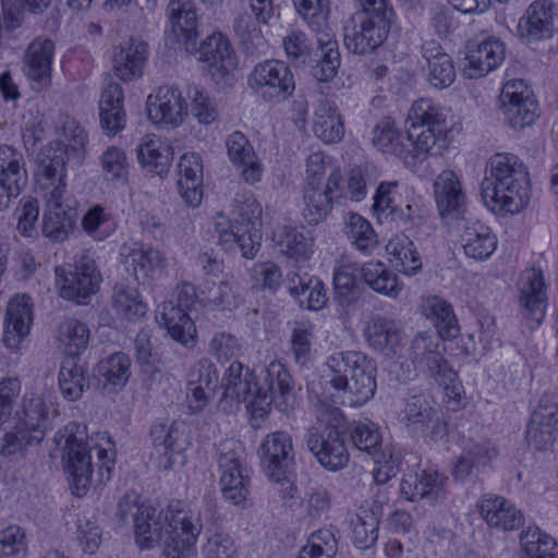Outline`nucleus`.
Returning <instances> with one entry per match:
<instances>
[{
    "mask_svg": "<svg viewBox=\"0 0 558 558\" xmlns=\"http://www.w3.org/2000/svg\"><path fill=\"white\" fill-rule=\"evenodd\" d=\"M260 465L267 477L276 483L289 482L294 471V449L287 432H274L263 440L259 450Z\"/></svg>",
    "mask_w": 558,
    "mask_h": 558,
    "instance_id": "14",
    "label": "nucleus"
},
{
    "mask_svg": "<svg viewBox=\"0 0 558 558\" xmlns=\"http://www.w3.org/2000/svg\"><path fill=\"white\" fill-rule=\"evenodd\" d=\"M329 371L328 384L342 404L361 407L371 400L376 391V362L356 351L339 352L326 361Z\"/></svg>",
    "mask_w": 558,
    "mask_h": 558,
    "instance_id": "3",
    "label": "nucleus"
},
{
    "mask_svg": "<svg viewBox=\"0 0 558 558\" xmlns=\"http://www.w3.org/2000/svg\"><path fill=\"white\" fill-rule=\"evenodd\" d=\"M178 187L184 202L197 207L203 199V163L199 155L184 154L179 161Z\"/></svg>",
    "mask_w": 558,
    "mask_h": 558,
    "instance_id": "37",
    "label": "nucleus"
},
{
    "mask_svg": "<svg viewBox=\"0 0 558 558\" xmlns=\"http://www.w3.org/2000/svg\"><path fill=\"white\" fill-rule=\"evenodd\" d=\"M201 294L207 305L220 311H232L243 303L239 288L229 280L206 281Z\"/></svg>",
    "mask_w": 558,
    "mask_h": 558,
    "instance_id": "50",
    "label": "nucleus"
},
{
    "mask_svg": "<svg viewBox=\"0 0 558 558\" xmlns=\"http://www.w3.org/2000/svg\"><path fill=\"white\" fill-rule=\"evenodd\" d=\"M120 255L128 269L138 282L154 279L165 268V258L160 252L138 242L125 243L121 246Z\"/></svg>",
    "mask_w": 558,
    "mask_h": 558,
    "instance_id": "27",
    "label": "nucleus"
},
{
    "mask_svg": "<svg viewBox=\"0 0 558 558\" xmlns=\"http://www.w3.org/2000/svg\"><path fill=\"white\" fill-rule=\"evenodd\" d=\"M54 44L47 38H37L28 47L25 56V73L33 81H43L50 74Z\"/></svg>",
    "mask_w": 558,
    "mask_h": 558,
    "instance_id": "48",
    "label": "nucleus"
},
{
    "mask_svg": "<svg viewBox=\"0 0 558 558\" xmlns=\"http://www.w3.org/2000/svg\"><path fill=\"white\" fill-rule=\"evenodd\" d=\"M437 118L432 123V131H423L420 126H408L407 146L410 148L409 168H414L425 161L429 156L439 155L445 147L447 132L439 129Z\"/></svg>",
    "mask_w": 558,
    "mask_h": 558,
    "instance_id": "31",
    "label": "nucleus"
},
{
    "mask_svg": "<svg viewBox=\"0 0 558 558\" xmlns=\"http://www.w3.org/2000/svg\"><path fill=\"white\" fill-rule=\"evenodd\" d=\"M485 204L499 215H515L530 202V173L514 154L497 153L486 165L481 184Z\"/></svg>",
    "mask_w": 558,
    "mask_h": 558,
    "instance_id": "2",
    "label": "nucleus"
},
{
    "mask_svg": "<svg viewBox=\"0 0 558 558\" xmlns=\"http://www.w3.org/2000/svg\"><path fill=\"white\" fill-rule=\"evenodd\" d=\"M397 187V182H381L376 189L372 211L379 223L392 221L400 207L396 202Z\"/></svg>",
    "mask_w": 558,
    "mask_h": 558,
    "instance_id": "63",
    "label": "nucleus"
},
{
    "mask_svg": "<svg viewBox=\"0 0 558 558\" xmlns=\"http://www.w3.org/2000/svg\"><path fill=\"white\" fill-rule=\"evenodd\" d=\"M557 9L551 0H536L520 19L518 29L529 41L550 38L556 29Z\"/></svg>",
    "mask_w": 558,
    "mask_h": 558,
    "instance_id": "24",
    "label": "nucleus"
},
{
    "mask_svg": "<svg viewBox=\"0 0 558 558\" xmlns=\"http://www.w3.org/2000/svg\"><path fill=\"white\" fill-rule=\"evenodd\" d=\"M357 276L375 292L397 296L401 291L398 276L381 262L341 264L333 272L336 299L341 306H348L356 299Z\"/></svg>",
    "mask_w": 558,
    "mask_h": 558,
    "instance_id": "8",
    "label": "nucleus"
},
{
    "mask_svg": "<svg viewBox=\"0 0 558 558\" xmlns=\"http://www.w3.org/2000/svg\"><path fill=\"white\" fill-rule=\"evenodd\" d=\"M464 254L476 260H484L492 256L497 247V238L485 223L469 221L461 234Z\"/></svg>",
    "mask_w": 558,
    "mask_h": 558,
    "instance_id": "40",
    "label": "nucleus"
},
{
    "mask_svg": "<svg viewBox=\"0 0 558 558\" xmlns=\"http://www.w3.org/2000/svg\"><path fill=\"white\" fill-rule=\"evenodd\" d=\"M421 312L434 324L437 330L436 333L441 336L442 339H453L459 335L460 328L453 308L442 298L437 295L423 296Z\"/></svg>",
    "mask_w": 558,
    "mask_h": 558,
    "instance_id": "41",
    "label": "nucleus"
},
{
    "mask_svg": "<svg viewBox=\"0 0 558 558\" xmlns=\"http://www.w3.org/2000/svg\"><path fill=\"white\" fill-rule=\"evenodd\" d=\"M342 175L339 169H332L326 184L302 186V216L311 226L325 221L340 196Z\"/></svg>",
    "mask_w": 558,
    "mask_h": 558,
    "instance_id": "16",
    "label": "nucleus"
},
{
    "mask_svg": "<svg viewBox=\"0 0 558 558\" xmlns=\"http://www.w3.org/2000/svg\"><path fill=\"white\" fill-rule=\"evenodd\" d=\"M140 162L149 171L162 175L167 173L173 159L172 147L154 135L142 138L137 151Z\"/></svg>",
    "mask_w": 558,
    "mask_h": 558,
    "instance_id": "43",
    "label": "nucleus"
},
{
    "mask_svg": "<svg viewBox=\"0 0 558 558\" xmlns=\"http://www.w3.org/2000/svg\"><path fill=\"white\" fill-rule=\"evenodd\" d=\"M167 16L172 33L186 46H195L198 37V17L193 0H170L167 5Z\"/></svg>",
    "mask_w": 558,
    "mask_h": 558,
    "instance_id": "38",
    "label": "nucleus"
},
{
    "mask_svg": "<svg viewBox=\"0 0 558 558\" xmlns=\"http://www.w3.org/2000/svg\"><path fill=\"white\" fill-rule=\"evenodd\" d=\"M198 60L207 63L217 83L228 84L236 66V56L230 40L220 32L207 36L198 48Z\"/></svg>",
    "mask_w": 558,
    "mask_h": 558,
    "instance_id": "18",
    "label": "nucleus"
},
{
    "mask_svg": "<svg viewBox=\"0 0 558 558\" xmlns=\"http://www.w3.org/2000/svg\"><path fill=\"white\" fill-rule=\"evenodd\" d=\"M434 195L442 219L453 220L462 217L466 197L459 178L452 170L441 171L434 182Z\"/></svg>",
    "mask_w": 558,
    "mask_h": 558,
    "instance_id": "26",
    "label": "nucleus"
},
{
    "mask_svg": "<svg viewBox=\"0 0 558 558\" xmlns=\"http://www.w3.org/2000/svg\"><path fill=\"white\" fill-rule=\"evenodd\" d=\"M352 539L356 547L366 549L372 547L378 538L379 519L374 511L363 509L352 520Z\"/></svg>",
    "mask_w": 558,
    "mask_h": 558,
    "instance_id": "60",
    "label": "nucleus"
},
{
    "mask_svg": "<svg viewBox=\"0 0 558 558\" xmlns=\"http://www.w3.org/2000/svg\"><path fill=\"white\" fill-rule=\"evenodd\" d=\"M313 131L318 138L327 144L341 141L344 126L337 113L335 102L327 99L319 101L314 113Z\"/></svg>",
    "mask_w": 558,
    "mask_h": 558,
    "instance_id": "46",
    "label": "nucleus"
},
{
    "mask_svg": "<svg viewBox=\"0 0 558 558\" xmlns=\"http://www.w3.org/2000/svg\"><path fill=\"white\" fill-rule=\"evenodd\" d=\"M313 39L304 32L293 29L282 39V46L287 58L294 65H305L308 61H315L312 69L313 76L319 82H329L338 73L340 66V52L338 41L328 32H322Z\"/></svg>",
    "mask_w": 558,
    "mask_h": 558,
    "instance_id": "5",
    "label": "nucleus"
},
{
    "mask_svg": "<svg viewBox=\"0 0 558 558\" xmlns=\"http://www.w3.org/2000/svg\"><path fill=\"white\" fill-rule=\"evenodd\" d=\"M392 221L401 226L404 231L414 238L429 235L432 226L429 223V210L418 199H412L404 206H400L395 214Z\"/></svg>",
    "mask_w": 558,
    "mask_h": 558,
    "instance_id": "47",
    "label": "nucleus"
},
{
    "mask_svg": "<svg viewBox=\"0 0 558 558\" xmlns=\"http://www.w3.org/2000/svg\"><path fill=\"white\" fill-rule=\"evenodd\" d=\"M363 333L374 352L386 359H395L400 355L403 330L397 320L376 315L366 322Z\"/></svg>",
    "mask_w": 558,
    "mask_h": 558,
    "instance_id": "21",
    "label": "nucleus"
},
{
    "mask_svg": "<svg viewBox=\"0 0 558 558\" xmlns=\"http://www.w3.org/2000/svg\"><path fill=\"white\" fill-rule=\"evenodd\" d=\"M54 439L62 448V460L75 496L86 495L92 483L104 484L111 478L114 450L88 442L85 426L70 422Z\"/></svg>",
    "mask_w": 558,
    "mask_h": 558,
    "instance_id": "1",
    "label": "nucleus"
},
{
    "mask_svg": "<svg viewBox=\"0 0 558 558\" xmlns=\"http://www.w3.org/2000/svg\"><path fill=\"white\" fill-rule=\"evenodd\" d=\"M147 56L148 45L144 40L130 38L121 43L116 48L112 57V68L116 75L123 82L140 77Z\"/></svg>",
    "mask_w": 558,
    "mask_h": 558,
    "instance_id": "34",
    "label": "nucleus"
},
{
    "mask_svg": "<svg viewBox=\"0 0 558 558\" xmlns=\"http://www.w3.org/2000/svg\"><path fill=\"white\" fill-rule=\"evenodd\" d=\"M427 70L428 83L438 89L449 87L456 80L451 57L435 39L424 40L420 49Z\"/></svg>",
    "mask_w": 558,
    "mask_h": 558,
    "instance_id": "29",
    "label": "nucleus"
},
{
    "mask_svg": "<svg viewBox=\"0 0 558 558\" xmlns=\"http://www.w3.org/2000/svg\"><path fill=\"white\" fill-rule=\"evenodd\" d=\"M184 429V424L181 422L160 421L151 426L150 437L154 446L161 448L165 453L168 451L180 452L186 444Z\"/></svg>",
    "mask_w": 558,
    "mask_h": 558,
    "instance_id": "52",
    "label": "nucleus"
},
{
    "mask_svg": "<svg viewBox=\"0 0 558 558\" xmlns=\"http://www.w3.org/2000/svg\"><path fill=\"white\" fill-rule=\"evenodd\" d=\"M66 159L65 154L46 156L40 160L37 173L38 187L44 191L45 198L60 199L70 197L66 193Z\"/></svg>",
    "mask_w": 558,
    "mask_h": 558,
    "instance_id": "36",
    "label": "nucleus"
},
{
    "mask_svg": "<svg viewBox=\"0 0 558 558\" xmlns=\"http://www.w3.org/2000/svg\"><path fill=\"white\" fill-rule=\"evenodd\" d=\"M196 299L195 289L190 283H183L177 288V301L163 303L159 310L157 319L163 325L171 338L186 348H193L196 343V328L187 312Z\"/></svg>",
    "mask_w": 558,
    "mask_h": 558,
    "instance_id": "12",
    "label": "nucleus"
},
{
    "mask_svg": "<svg viewBox=\"0 0 558 558\" xmlns=\"http://www.w3.org/2000/svg\"><path fill=\"white\" fill-rule=\"evenodd\" d=\"M497 454V448L489 440L472 444L457 460L452 471L454 480L463 483L476 476Z\"/></svg>",
    "mask_w": 558,
    "mask_h": 558,
    "instance_id": "39",
    "label": "nucleus"
},
{
    "mask_svg": "<svg viewBox=\"0 0 558 558\" xmlns=\"http://www.w3.org/2000/svg\"><path fill=\"white\" fill-rule=\"evenodd\" d=\"M247 83L264 100L277 104L289 99L295 90V80L289 64L276 59L258 62L250 73Z\"/></svg>",
    "mask_w": 558,
    "mask_h": 558,
    "instance_id": "11",
    "label": "nucleus"
},
{
    "mask_svg": "<svg viewBox=\"0 0 558 558\" xmlns=\"http://www.w3.org/2000/svg\"><path fill=\"white\" fill-rule=\"evenodd\" d=\"M478 510L490 527L500 531L518 530L524 522L521 510L501 496H483L478 502Z\"/></svg>",
    "mask_w": 558,
    "mask_h": 558,
    "instance_id": "32",
    "label": "nucleus"
},
{
    "mask_svg": "<svg viewBox=\"0 0 558 558\" xmlns=\"http://www.w3.org/2000/svg\"><path fill=\"white\" fill-rule=\"evenodd\" d=\"M112 305L118 314L130 320L143 317L147 312V306L141 300L138 291L130 287H116Z\"/></svg>",
    "mask_w": 558,
    "mask_h": 558,
    "instance_id": "62",
    "label": "nucleus"
},
{
    "mask_svg": "<svg viewBox=\"0 0 558 558\" xmlns=\"http://www.w3.org/2000/svg\"><path fill=\"white\" fill-rule=\"evenodd\" d=\"M387 251L397 260V266L408 276L416 275L422 269V260L414 243L409 236H401L390 240Z\"/></svg>",
    "mask_w": 558,
    "mask_h": 558,
    "instance_id": "57",
    "label": "nucleus"
},
{
    "mask_svg": "<svg viewBox=\"0 0 558 558\" xmlns=\"http://www.w3.org/2000/svg\"><path fill=\"white\" fill-rule=\"evenodd\" d=\"M517 286L521 314L529 328L535 329L545 318L548 301L543 271L534 267L523 270Z\"/></svg>",
    "mask_w": 558,
    "mask_h": 558,
    "instance_id": "15",
    "label": "nucleus"
},
{
    "mask_svg": "<svg viewBox=\"0 0 558 558\" xmlns=\"http://www.w3.org/2000/svg\"><path fill=\"white\" fill-rule=\"evenodd\" d=\"M436 118L440 122L439 129H441V132H447L448 125L441 109L430 99L422 98L412 105L408 116V123L409 126H420L423 131H432V123H434Z\"/></svg>",
    "mask_w": 558,
    "mask_h": 558,
    "instance_id": "59",
    "label": "nucleus"
},
{
    "mask_svg": "<svg viewBox=\"0 0 558 558\" xmlns=\"http://www.w3.org/2000/svg\"><path fill=\"white\" fill-rule=\"evenodd\" d=\"M58 340L63 347L66 356H77L87 349L89 328L86 324L70 318L59 326Z\"/></svg>",
    "mask_w": 558,
    "mask_h": 558,
    "instance_id": "54",
    "label": "nucleus"
},
{
    "mask_svg": "<svg viewBox=\"0 0 558 558\" xmlns=\"http://www.w3.org/2000/svg\"><path fill=\"white\" fill-rule=\"evenodd\" d=\"M43 218V233L52 241L61 242L73 231L77 218L76 202L72 197L48 198Z\"/></svg>",
    "mask_w": 558,
    "mask_h": 558,
    "instance_id": "25",
    "label": "nucleus"
},
{
    "mask_svg": "<svg viewBox=\"0 0 558 558\" xmlns=\"http://www.w3.org/2000/svg\"><path fill=\"white\" fill-rule=\"evenodd\" d=\"M100 124L106 131L116 134L124 128L123 93L117 83H109L99 100Z\"/></svg>",
    "mask_w": 558,
    "mask_h": 558,
    "instance_id": "42",
    "label": "nucleus"
},
{
    "mask_svg": "<svg viewBox=\"0 0 558 558\" xmlns=\"http://www.w3.org/2000/svg\"><path fill=\"white\" fill-rule=\"evenodd\" d=\"M134 534L141 548L149 549L162 543L165 545L167 520L165 513L151 506L141 505L133 514Z\"/></svg>",
    "mask_w": 558,
    "mask_h": 558,
    "instance_id": "35",
    "label": "nucleus"
},
{
    "mask_svg": "<svg viewBox=\"0 0 558 558\" xmlns=\"http://www.w3.org/2000/svg\"><path fill=\"white\" fill-rule=\"evenodd\" d=\"M221 385L222 399H230L238 403H245L247 410L257 416V401L259 381L255 371L250 369L241 362L234 361L226 369Z\"/></svg>",
    "mask_w": 558,
    "mask_h": 558,
    "instance_id": "20",
    "label": "nucleus"
},
{
    "mask_svg": "<svg viewBox=\"0 0 558 558\" xmlns=\"http://www.w3.org/2000/svg\"><path fill=\"white\" fill-rule=\"evenodd\" d=\"M98 375L106 385L123 388L131 376V360L123 353L111 354L98 363Z\"/></svg>",
    "mask_w": 558,
    "mask_h": 558,
    "instance_id": "56",
    "label": "nucleus"
},
{
    "mask_svg": "<svg viewBox=\"0 0 558 558\" xmlns=\"http://www.w3.org/2000/svg\"><path fill=\"white\" fill-rule=\"evenodd\" d=\"M263 384L259 383L257 416L262 417L270 411L271 404L283 411L294 389L289 371L279 362L271 361L263 371Z\"/></svg>",
    "mask_w": 558,
    "mask_h": 558,
    "instance_id": "17",
    "label": "nucleus"
},
{
    "mask_svg": "<svg viewBox=\"0 0 558 558\" xmlns=\"http://www.w3.org/2000/svg\"><path fill=\"white\" fill-rule=\"evenodd\" d=\"M442 337L435 331H420L408 349V357L414 368L427 374L445 390L450 400H458L462 385L458 381V374L444 355Z\"/></svg>",
    "mask_w": 558,
    "mask_h": 558,
    "instance_id": "6",
    "label": "nucleus"
},
{
    "mask_svg": "<svg viewBox=\"0 0 558 558\" xmlns=\"http://www.w3.org/2000/svg\"><path fill=\"white\" fill-rule=\"evenodd\" d=\"M114 221L101 205L90 207L82 218L83 230L94 240L102 241L114 231Z\"/></svg>",
    "mask_w": 558,
    "mask_h": 558,
    "instance_id": "61",
    "label": "nucleus"
},
{
    "mask_svg": "<svg viewBox=\"0 0 558 558\" xmlns=\"http://www.w3.org/2000/svg\"><path fill=\"white\" fill-rule=\"evenodd\" d=\"M219 483L222 495L234 505L246 500L250 492V475L243 466L244 449L233 438L219 442L216 451Z\"/></svg>",
    "mask_w": 558,
    "mask_h": 558,
    "instance_id": "9",
    "label": "nucleus"
},
{
    "mask_svg": "<svg viewBox=\"0 0 558 558\" xmlns=\"http://www.w3.org/2000/svg\"><path fill=\"white\" fill-rule=\"evenodd\" d=\"M345 232L352 246L363 254H371L378 245L377 234L371 222L359 214H349Z\"/></svg>",
    "mask_w": 558,
    "mask_h": 558,
    "instance_id": "51",
    "label": "nucleus"
},
{
    "mask_svg": "<svg viewBox=\"0 0 558 558\" xmlns=\"http://www.w3.org/2000/svg\"><path fill=\"white\" fill-rule=\"evenodd\" d=\"M165 520V544L184 548L187 553L196 551V543L203 531L201 509L177 500L169 504Z\"/></svg>",
    "mask_w": 558,
    "mask_h": 558,
    "instance_id": "13",
    "label": "nucleus"
},
{
    "mask_svg": "<svg viewBox=\"0 0 558 558\" xmlns=\"http://www.w3.org/2000/svg\"><path fill=\"white\" fill-rule=\"evenodd\" d=\"M505 59L504 43L493 36L470 44L465 56L463 74L468 78H480L498 68Z\"/></svg>",
    "mask_w": 558,
    "mask_h": 558,
    "instance_id": "22",
    "label": "nucleus"
},
{
    "mask_svg": "<svg viewBox=\"0 0 558 558\" xmlns=\"http://www.w3.org/2000/svg\"><path fill=\"white\" fill-rule=\"evenodd\" d=\"M360 9L343 29L347 49L355 54H367L387 39L395 12L388 0H359Z\"/></svg>",
    "mask_w": 558,
    "mask_h": 558,
    "instance_id": "4",
    "label": "nucleus"
},
{
    "mask_svg": "<svg viewBox=\"0 0 558 558\" xmlns=\"http://www.w3.org/2000/svg\"><path fill=\"white\" fill-rule=\"evenodd\" d=\"M27 183L25 159L19 149L10 145L0 146V210L9 208Z\"/></svg>",
    "mask_w": 558,
    "mask_h": 558,
    "instance_id": "19",
    "label": "nucleus"
},
{
    "mask_svg": "<svg viewBox=\"0 0 558 558\" xmlns=\"http://www.w3.org/2000/svg\"><path fill=\"white\" fill-rule=\"evenodd\" d=\"M372 142L379 150L395 155L409 167L410 148L407 146L405 137L401 135L392 120L386 118L376 124Z\"/></svg>",
    "mask_w": 558,
    "mask_h": 558,
    "instance_id": "45",
    "label": "nucleus"
},
{
    "mask_svg": "<svg viewBox=\"0 0 558 558\" xmlns=\"http://www.w3.org/2000/svg\"><path fill=\"white\" fill-rule=\"evenodd\" d=\"M436 410L423 395H414L407 399L402 422L413 435H426Z\"/></svg>",
    "mask_w": 558,
    "mask_h": 558,
    "instance_id": "49",
    "label": "nucleus"
},
{
    "mask_svg": "<svg viewBox=\"0 0 558 558\" xmlns=\"http://www.w3.org/2000/svg\"><path fill=\"white\" fill-rule=\"evenodd\" d=\"M447 477L437 471L423 470L421 473L409 474L401 481L400 493L409 501L426 499L437 502L446 496Z\"/></svg>",
    "mask_w": 558,
    "mask_h": 558,
    "instance_id": "28",
    "label": "nucleus"
},
{
    "mask_svg": "<svg viewBox=\"0 0 558 558\" xmlns=\"http://www.w3.org/2000/svg\"><path fill=\"white\" fill-rule=\"evenodd\" d=\"M11 421L14 428H21L39 444L49 428V407L38 396H25Z\"/></svg>",
    "mask_w": 558,
    "mask_h": 558,
    "instance_id": "30",
    "label": "nucleus"
},
{
    "mask_svg": "<svg viewBox=\"0 0 558 558\" xmlns=\"http://www.w3.org/2000/svg\"><path fill=\"white\" fill-rule=\"evenodd\" d=\"M521 546L527 558H558L556 542L538 527H529L521 534Z\"/></svg>",
    "mask_w": 558,
    "mask_h": 558,
    "instance_id": "58",
    "label": "nucleus"
},
{
    "mask_svg": "<svg viewBox=\"0 0 558 558\" xmlns=\"http://www.w3.org/2000/svg\"><path fill=\"white\" fill-rule=\"evenodd\" d=\"M57 284L60 296L76 304H86L101 282V275L95 260L82 254L69 268L56 267Z\"/></svg>",
    "mask_w": 558,
    "mask_h": 558,
    "instance_id": "10",
    "label": "nucleus"
},
{
    "mask_svg": "<svg viewBox=\"0 0 558 558\" xmlns=\"http://www.w3.org/2000/svg\"><path fill=\"white\" fill-rule=\"evenodd\" d=\"M316 417L319 425L308 432L306 445L323 468L339 471L349 462V452L339 430L342 414L333 405L322 404Z\"/></svg>",
    "mask_w": 558,
    "mask_h": 558,
    "instance_id": "7",
    "label": "nucleus"
},
{
    "mask_svg": "<svg viewBox=\"0 0 558 558\" xmlns=\"http://www.w3.org/2000/svg\"><path fill=\"white\" fill-rule=\"evenodd\" d=\"M280 251L295 260H308L314 253V239L310 232L286 227L278 242Z\"/></svg>",
    "mask_w": 558,
    "mask_h": 558,
    "instance_id": "55",
    "label": "nucleus"
},
{
    "mask_svg": "<svg viewBox=\"0 0 558 558\" xmlns=\"http://www.w3.org/2000/svg\"><path fill=\"white\" fill-rule=\"evenodd\" d=\"M58 380L61 395L69 401L80 399L85 389L89 387L86 368L74 356L64 357L59 371Z\"/></svg>",
    "mask_w": 558,
    "mask_h": 558,
    "instance_id": "44",
    "label": "nucleus"
},
{
    "mask_svg": "<svg viewBox=\"0 0 558 558\" xmlns=\"http://www.w3.org/2000/svg\"><path fill=\"white\" fill-rule=\"evenodd\" d=\"M27 537L24 529L11 524L0 531V558H25Z\"/></svg>",
    "mask_w": 558,
    "mask_h": 558,
    "instance_id": "64",
    "label": "nucleus"
},
{
    "mask_svg": "<svg viewBox=\"0 0 558 558\" xmlns=\"http://www.w3.org/2000/svg\"><path fill=\"white\" fill-rule=\"evenodd\" d=\"M33 323L31 299L27 295H16L8 304L5 327L3 332L4 344L16 350L21 341L29 333Z\"/></svg>",
    "mask_w": 558,
    "mask_h": 558,
    "instance_id": "33",
    "label": "nucleus"
},
{
    "mask_svg": "<svg viewBox=\"0 0 558 558\" xmlns=\"http://www.w3.org/2000/svg\"><path fill=\"white\" fill-rule=\"evenodd\" d=\"M186 112L181 92L173 86H161L147 99L148 118L156 124L178 126Z\"/></svg>",
    "mask_w": 558,
    "mask_h": 558,
    "instance_id": "23",
    "label": "nucleus"
},
{
    "mask_svg": "<svg viewBox=\"0 0 558 558\" xmlns=\"http://www.w3.org/2000/svg\"><path fill=\"white\" fill-rule=\"evenodd\" d=\"M347 430L354 448L369 456H375L379 452L383 437L374 422L367 418L353 421Z\"/></svg>",
    "mask_w": 558,
    "mask_h": 558,
    "instance_id": "53",
    "label": "nucleus"
}]
</instances>
